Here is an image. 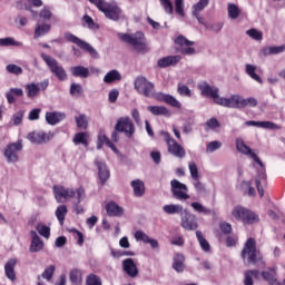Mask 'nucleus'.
<instances>
[{
  "label": "nucleus",
  "instance_id": "40",
  "mask_svg": "<svg viewBox=\"0 0 285 285\" xmlns=\"http://www.w3.org/2000/svg\"><path fill=\"white\" fill-rule=\"evenodd\" d=\"M247 208L242 207V206H236L234 207V209L232 210V215L233 217L237 220V222H243L244 223V218L245 215L247 213Z\"/></svg>",
  "mask_w": 285,
  "mask_h": 285
},
{
  "label": "nucleus",
  "instance_id": "44",
  "mask_svg": "<svg viewBox=\"0 0 285 285\" xmlns=\"http://www.w3.org/2000/svg\"><path fill=\"white\" fill-rule=\"evenodd\" d=\"M66 215H68V207L66 205H60L56 209V217L61 225L66 222Z\"/></svg>",
  "mask_w": 285,
  "mask_h": 285
},
{
  "label": "nucleus",
  "instance_id": "53",
  "mask_svg": "<svg viewBox=\"0 0 285 285\" xmlns=\"http://www.w3.org/2000/svg\"><path fill=\"white\" fill-rule=\"evenodd\" d=\"M75 119L79 128H82V130H86V128H88V118L86 117V115L81 114Z\"/></svg>",
  "mask_w": 285,
  "mask_h": 285
},
{
  "label": "nucleus",
  "instance_id": "16",
  "mask_svg": "<svg viewBox=\"0 0 285 285\" xmlns=\"http://www.w3.org/2000/svg\"><path fill=\"white\" fill-rule=\"evenodd\" d=\"M208 3H210V0H198V2L191 7V17H195L198 23L205 28H208V23H206V19L202 17V12L208 8Z\"/></svg>",
  "mask_w": 285,
  "mask_h": 285
},
{
  "label": "nucleus",
  "instance_id": "52",
  "mask_svg": "<svg viewBox=\"0 0 285 285\" xmlns=\"http://www.w3.org/2000/svg\"><path fill=\"white\" fill-rule=\"evenodd\" d=\"M38 17H40V19H43V21H50V19H52V11L50 10V8L43 7L38 13Z\"/></svg>",
  "mask_w": 285,
  "mask_h": 285
},
{
  "label": "nucleus",
  "instance_id": "11",
  "mask_svg": "<svg viewBox=\"0 0 285 285\" xmlns=\"http://www.w3.org/2000/svg\"><path fill=\"white\" fill-rule=\"evenodd\" d=\"M98 10L110 21H119V17H121V8L117 6V2L105 1Z\"/></svg>",
  "mask_w": 285,
  "mask_h": 285
},
{
  "label": "nucleus",
  "instance_id": "51",
  "mask_svg": "<svg viewBox=\"0 0 285 285\" xmlns=\"http://www.w3.org/2000/svg\"><path fill=\"white\" fill-rule=\"evenodd\" d=\"M188 168H189L191 179L198 180L199 179V169L197 168V164H195V161H190L188 164Z\"/></svg>",
  "mask_w": 285,
  "mask_h": 285
},
{
  "label": "nucleus",
  "instance_id": "20",
  "mask_svg": "<svg viewBox=\"0 0 285 285\" xmlns=\"http://www.w3.org/2000/svg\"><path fill=\"white\" fill-rule=\"evenodd\" d=\"M95 164L98 168L99 181L101 186H105L106 181L110 179V169H108V166L106 165V163L100 159H96Z\"/></svg>",
  "mask_w": 285,
  "mask_h": 285
},
{
  "label": "nucleus",
  "instance_id": "49",
  "mask_svg": "<svg viewBox=\"0 0 285 285\" xmlns=\"http://www.w3.org/2000/svg\"><path fill=\"white\" fill-rule=\"evenodd\" d=\"M246 35L255 41H262L264 39V33H262V31H258L257 29H249L246 31Z\"/></svg>",
  "mask_w": 285,
  "mask_h": 285
},
{
  "label": "nucleus",
  "instance_id": "42",
  "mask_svg": "<svg viewBox=\"0 0 285 285\" xmlns=\"http://www.w3.org/2000/svg\"><path fill=\"white\" fill-rule=\"evenodd\" d=\"M73 144L75 146H79L82 144L85 148H88V132H78L73 136Z\"/></svg>",
  "mask_w": 285,
  "mask_h": 285
},
{
  "label": "nucleus",
  "instance_id": "57",
  "mask_svg": "<svg viewBox=\"0 0 285 285\" xmlns=\"http://www.w3.org/2000/svg\"><path fill=\"white\" fill-rule=\"evenodd\" d=\"M176 14L179 17H186V11L184 10V0H175Z\"/></svg>",
  "mask_w": 285,
  "mask_h": 285
},
{
  "label": "nucleus",
  "instance_id": "45",
  "mask_svg": "<svg viewBox=\"0 0 285 285\" xmlns=\"http://www.w3.org/2000/svg\"><path fill=\"white\" fill-rule=\"evenodd\" d=\"M257 222H259V216L253 210L247 209L243 224H257Z\"/></svg>",
  "mask_w": 285,
  "mask_h": 285
},
{
  "label": "nucleus",
  "instance_id": "1",
  "mask_svg": "<svg viewBox=\"0 0 285 285\" xmlns=\"http://www.w3.org/2000/svg\"><path fill=\"white\" fill-rule=\"evenodd\" d=\"M53 195L55 199L58 204H63V202H70L72 199L73 208L77 215H83L86 209L81 206V202L86 199V189L83 187L75 188H66L61 185L53 186Z\"/></svg>",
  "mask_w": 285,
  "mask_h": 285
},
{
  "label": "nucleus",
  "instance_id": "4",
  "mask_svg": "<svg viewBox=\"0 0 285 285\" xmlns=\"http://www.w3.org/2000/svg\"><path fill=\"white\" fill-rule=\"evenodd\" d=\"M120 39L125 41V43H129V46H131L136 52H141L144 55L150 50L146 43V37L141 31L132 35L122 33L120 35Z\"/></svg>",
  "mask_w": 285,
  "mask_h": 285
},
{
  "label": "nucleus",
  "instance_id": "36",
  "mask_svg": "<svg viewBox=\"0 0 285 285\" xmlns=\"http://www.w3.org/2000/svg\"><path fill=\"white\" fill-rule=\"evenodd\" d=\"M13 46L14 48H21L23 42L14 40L12 37L0 38V48H10Z\"/></svg>",
  "mask_w": 285,
  "mask_h": 285
},
{
  "label": "nucleus",
  "instance_id": "18",
  "mask_svg": "<svg viewBox=\"0 0 285 285\" xmlns=\"http://www.w3.org/2000/svg\"><path fill=\"white\" fill-rule=\"evenodd\" d=\"M198 88L203 97H210L214 104H217L219 99V88L212 87L208 85V82H202L200 85H198Z\"/></svg>",
  "mask_w": 285,
  "mask_h": 285
},
{
  "label": "nucleus",
  "instance_id": "59",
  "mask_svg": "<svg viewBox=\"0 0 285 285\" xmlns=\"http://www.w3.org/2000/svg\"><path fill=\"white\" fill-rule=\"evenodd\" d=\"M191 208H194V210H196V213H204L205 215H208L210 213V209L204 207V205H202L198 202L191 203Z\"/></svg>",
  "mask_w": 285,
  "mask_h": 285
},
{
  "label": "nucleus",
  "instance_id": "47",
  "mask_svg": "<svg viewBox=\"0 0 285 285\" xmlns=\"http://www.w3.org/2000/svg\"><path fill=\"white\" fill-rule=\"evenodd\" d=\"M36 230L39 233V235L45 237V239L50 238V227H48L46 224L39 223L36 227Z\"/></svg>",
  "mask_w": 285,
  "mask_h": 285
},
{
  "label": "nucleus",
  "instance_id": "10",
  "mask_svg": "<svg viewBox=\"0 0 285 285\" xmlns=\"http://www.w3.org/2000/svg\"><path fill=\"white\" fill-rule=\"evenodd\" d=\"M163 137L168 146V153L178 159L186 157V149L181 147L175 139L170 138V134L163 131Z\"/></svg>",
  "mask_w": 285,
  "mask_h": 285
},
{
  "label": "nucleus",
  "instance_id": "33",
  "mask_svg": "<svg viewBox=\"0 0 285 285\" xmlns=\"http://www.w3.org/2000/svg\"><path fill=\"white\" fill-rule=\"evenodd\" d=\"M106 212L109 217H121L124 215V208L112 202L106 205Z\"/></svg>",
  "mask_w": 285,
  "mask_h": 285
},
{
  "label": "nucleus",
  "instance_id": "58",
  "mask_svg": "<svg viewBox=\"0 0 285 285\" xmlns=\"http://www.w3.org/2000/svg\"><path fill=\"white\" fill-rule=\"evenodd\" d=\"M159 1L166 14H173L174 12L173 2L170 0H159Z\"/></svg>",
  "mask_w": 285,
  "mask_h": 285
},
{
  "label": "nucleus",
  "instance_id": "61",
  "mask_svg": "<svg viewBox=\"0 0 285 285\" xmlns=\"http://www.w3.org/2000/svg\"><path fill=\"white\" fill-rule=\"evenodd\" d=\"M87 285H101V278L95 274H90L86 279Z\"/></svg>",
  "mask_w": 285,
  "mask_h": 285
},
{
  "label": "nucleus",
  "instance_id": "31",
  "mask_svg": "<svg viewBox=\"0 0 285 285\" xmlns=\"http://www.w3.org/2000/svg\"><path fill=\"white\" fill-rule=\"evenodd\" d=\"M72 77H79L80 79H88L90 77V69L83 66H75L70 68Z\"/></svg>",
  "mask_w": 285,
  "mask_h": 285
},
{
  "label": "nucleus",
  "instance_id": "29",
  "mask_svg": "<svg viewBox=\"0 0 285 285\" xmlns=\"http://www.w3.org/2000/svg\"><path fill=\"white\" fill-rule=\"evenodd\" d=\"M186 257L183 254H176L173 258V268L176 273H184L186 271Z\"/></svg>",
  "mask_w": 285,
  "mask_h": 285
},
{
  "label": "nucleus",
  "instance_id": "54",
  "mask_svg": "<svg viewBox=\"0 0 285 285\" xmlns=\"http://www.w3.org/2000/svg\"><path fill=\"white\" fill-rule=\"evenodd\" d=\"M246 106H250L252 108H255V106H257V99L244 98L240 96V108H246Z\"/></svg>",
  "mask_w": 285,
  "mask_h": 285
},
{
  "label": "nucleus",
  "instance_id": "55",
  "mask_svg": "<svg viewBox=\"0 0 285 285\" xmlns=\"http://www.w3.org/2000/svg\"><path fill=\"white\" fill-rule=\"evenodd\" d=\"M134 237L136 242H142L144 244H148V242L150 240V237L146 233H144V230H137L134 234Z\"/></svg>",
  "mask_w": 285,
  "mask_h": 285
},
{
  "label": "nucleus",
  "instance_id": "64",
  "mask_svg": "<svg viewBox=\"0 0 285 285\" xmlns=\"http://www.w3.org/2000/svg\"><path fill=\"white\" fill-rule=\"evenodd\" d=\"M194 187L195 190L202 195V193H206V185H204V183L199 181V178L197 180H194Z\"/></svg>",
  "mask_w": 285,
  "mask_h": 285
},
{
  "label": "nucleus",
  "instance_id": "35",
  "mask_svg": "<svg viewBox=\"0 0 285 285\" xmlns=\"http://www.w3.org/2000/svg\"><path fill=\"white\" fill-rule=\"evenodd\" d=\"M164 213H166V215H180L184 213V206L179 205V204H170V205H165L163 207Z\"/></svg>",
  "mask_w": 285,
  "mask_h": 285
},
{
  "label": "nucleus",
  "instance_id": "8",
  "mask_svg": "<svg viewBox=\"0 0 285 285\" xmlns=\"http://www.w3.org/2000/svg\"><path fill=\"white\" fill-rule=\"evenodd\" d=\"M170 190L174 199H177L178 202L190 199V195H188V186L177 179L170 181Z\"/></svg>",
  "mask_w": 285,
  "mask_h": 285
},
{
  "label": "nucleus",
  "instance_id": "3",
  "mask_svg": "<svg viewBox=\"0 0 285 285\" xmlns=\"http://www.w3.org/2000/svg\"><path fill=\"white\" fill-rule=\"evenodd\" d=\"M242 257L244 262L254 264V266H264V258L262 253L257 250V244L254 238H248L242 250Z\"/></svg>",
  "mask_w": 285,
  "mask_h": 285
},
{
  "label": "nucleus",
  "instance_id": "14",
  "mask_svg": "<svg viewBox=\"0 0 285 285\" xmlns=\"http://www.w3.org/2000/svg\"><path fill=\"white\" fill-rule=\"evenodd\" d=\"M180 226L185 230H197L199 228L197 216L188 212V209H184V213L180 214Z\"/></svg>",
  "mask_w": 285,
  "mask_h": 285
},
{
  "label": "nucleus",
  "instance_id": "22",
  "mask_svg": "<svg viewBox=\"0 0 285 285\" xmlns=\"http://www.w3.org/2000/svg\"><path fill=\"white\" fill-rule=\"evenodd\" d=\"M122 268L129 277H137L139 275V268L132 258H126L122 261Z\"/></svg>",
  "mask_w": 285,
  "mask_h": 285
},
{
  "label": "nucleus",
  "instance_id": "21",
  "mask_svg": "<svg viewBox=\"0 0 285 285\" xmlns=\"http://www.w3.org/2000/svg\"><path fill=\"white\" fill-rule=\"evenodd\" d=\"M245 126H254L255 128H265L266 130H282V126L273 121L247 120L245 121Z\"/></svg>",
  "mask_w": 285,
  "mask_h": 285
},
{
  "label": "nucleus",
  "instance_id": "38",
  "mask_svg": "<svg viewBox=\"0 0 285 285\" xmlns=\"http://www.w3.org/2000/svg\"><path fill=\"white\" fill-rule=\"evenodd\" d=\"M27 97L29 99H35V97H39V92H41V87L38 83L31 82L26 85Z\"/></svg>",
  "mask_w": 285,
  "mask_h": 285
},
{
  "label": "nucleus",
  "instance_id": "62",
  "mask_svg": "<svg viewBox=\"0 0 285 285\" xmlns=\"http://www.w3.org/2000/svg\"><path fill=\"white\" fill-rule=\"evenodd\" d=\"M222 148V142L214 140L207 145L206 153H215V150H219Z\"/></svg>",
  "mask_w": 285,
  "mask_h": 285
},
{
  "label": "nucleus",
  "instance_id": "56",
  "mask_svg": "<svg viewBox=\"0 0 285 285\" xmlns=\"http://www.w3.org/2000/svg\"><path fill=\"white\" fill-rule=\"evenodd\" d=\"M6 70L10 75H23V69L17 65H7Z\"/></svg>",
  "mask_w": 285,
  "mask_h": 285
},
{
  "label": "nucleus",
  "instance_id": "32",
  "mask_svg": "<svg viewBox=\"0 0 285 285\" xmlns=\"http://www.w3.org/2000/svg\"><path fill=\"white\" fill-rule=\"evenodd\" d=\"M130 186L134 190L135 197H144L146 195V185L141 179H136L130 183Z\"/></svg>",
  "mask_w": 285,
  "mask_h": 285
},
{
  "label": "nucleus",
  "instance_id": "5",
  "mask_svg": "<svg viewBox=\"0 0 285 285\" xmlns=\"http://www.w3.org/2000/svg\"><path fill=\"white\" fill-rule=\"evenodd\" d=\"M134 88L137 90L138 95H142V97L157 99V95H159V92L155 91V83L147 80L144 76H138L135 79Z\"/></svg>",
  "mask_w": 285,
  "mask_h": 285
},
{
  "label": "nucleus",
  "instance_id": "13",
  "mask_svg": "<svg viewBox=\"0 0 285 285\" xmlns=\"http://www.w3.org/2000/svg\"><path fill=\"white\" fill-rule=\"evenodd\" d=\"M43 6L42 0H18L16 8L18 10H27L31 13L32 19H37L39 17V12L35 11L32 8H41Z\"/></svg>",
  "mask_w": 285,
  "mask_h": 285
},
{
  "label": "nucleus",
  "instance_id": "19",
  "mask_svg": "<svg viewBox=\"0 0 285 285\" xmlns=\"http://www.w3.org/2000/svg\"><path fill=\"white\" fill-rule=\"evenodd\" d=\"M55 135H52V132L33 131L27 136V139H29L31 144H46Z\"/></svg>",
  "mask_w": 285,
  "mask_h": 285
},
{
  "label": "nucleus",
  "instance_id": "6",
  "mask_svg": "<svg viewBox=\"0 0 285 285\" xmlns=\"http://www.w3.org/2000/svg\"><path fill=\"white\" fill-rule=\"evenodd\" d=\"M41 59L45 61V63H47L50 72L55 75V77H57L59 81H66V79H68V73L66 72V69L63 68V66L59 65L57 59L46 53L41 55Z\"/></svg>",
  "mask_w": 285,
  "mask_h": 285
},
{
  "label": "nucleus",
  "instance_id": "7",
  "mask_svg": "<svg viewBox=\"0 0 285 285\" xmlns=\"http://www.w3.org/2000/svg\"><path fill=\"white\" fill-rule=\"evenodd\" d=\"M115 130H118V132H124L128 139H132V137H135V132H137L135 122H132L130 117L119 118L115 125Z\"/></svg>",
  "mask_w": 285,
  "mask_h": 285
},
{
  "label": "nucleus",
  "instance_id": "27",
  "mask_svg": "<svg viewBox=\"0 0 285 285\" xmlns=\"http://www.w3.org/2000/svg\"><path fill=\"white\" fill-rule=\"evenodd\" d=\"M262 277L269 285H282V283L277 281V271H275V268H268L267 271L262 272Z\"/></svg>",
  "mask_w": 285,
  "mask_h": 285
},
{
  "label": "nucleus",
  "instance_id": "2",
  "mask_svg": "<svg viewBox=\"0 0 285 285\" xmlns=\"http://www.w3.org/2000/svg\"><path fill=\"white\" fill-rule=\"evenodd\" d=\"M236 150L246 157H252V159L261 166L255 181L259 197H264V187H262V181H266V167H264V163H262V159L257 157V154L253 153V149H250L242 138L236 139Z\"/></svg>",
  "mask_w": 285,
  "mask_h": 285
},
{
  "label": "nucleus",
  "instance_id": "12",
  "mask_svg": "<svg viewBox=\"0 0 285 285\" xmlns=\"http://www.w3.org/2000/svg\"><path fill=\"white\" fill-rule=\"evenodd\" d=\"M23 150V142L18 140L17 142H11L4 148V157L9 164H17L19 161V153Z\"/></svg>",
  "mask_w": 285,
  "mask_h": 285
},
{
  "label": "nucleus",
  "instance_id": "48",
  "mask_svg": "<svg viewBox=\"0 0 285 285\" xmlns=\"http://www.w3.org/2000/svg\"><path fill=\"white\" fill-rule=\"evenodd\" d=\"M227 12L229 19H237L239 17V7H237L235 3H228L227 4Z\"/></svg>",
  "mask_w": 285,
  "mask_h": 285
},
{
  "label": "nucleus",
  "instance_id": "28",
  "mask_svg": "<svg viewBox=\"0 0 285 285\" xmlns=\"http://www.w3.org/2000/svg\"><path fill=\"white\" fill-rule=\"evenodd\" d=\"M282 52H285V45L269 46V47H264L261 50V56L262 57H271L272 55H282Z\"/></svg>",
  "mask_w": 285,
  "mask_h": 285
},
{
  "label": "nucleus",
  "instance_id": "26",
  "mask_svg": "<svg viewBox=\"0 0 285 285\" xmlns=\"http://www.w3.org/2000/svg\"><path fill=\"white\" fill-rule=\"evenodd\" d=\"M31 245H30V253H39V250H43V240L39 237L37 232L31 230Z\"/></svg>",
  "mask_w": 285,
  "mask_h": 285
},
{
  "label": "nucleus",
  "instance_id": "23",
  "mask_svg": "<svg viewBox=\"0 0 285 285\" xmlns=\"http://www.w3.org/2000/svg\"><path fill=\"white\" fill-rule=\"evenodd\" d=\"M18 262L19 261L17 258H10L4 264V275L8 279H10V282H14V279H17V273L14 272V268L17 267Z\"/></svg>",
  "mask_w": 285,
  "mask_h": 285
},
{
  "label": "nucleus",
  "instance_id": "60",
  "mask_svg": "<svg viewBox=\"0 0 285 285\" xmlns=\"http://www.w3.org/2000/svg\"><path fill=\"white\" fill-rule=\"evenodd\" d=\"M81 92H83V88L81 87L80 83H71L70 86V95L72 97H77V95H81Z\"/></svg>",
  "mask_w": 285,
  "mask_h": 285
},
{
  "label": "nucleus",
  "instance_id": "41",
  "mask_svg": "<svg viewBox=\"0 0 285 285\" xmlns=\"http://www.w3.org/2000/svg\"><path fill=\"white\" fill-rule=\"evenodd\" d=\"M196 237L198 239V244H199L202 250H204L205 253L210 252V244L208 243V240H206L202 230L196 232Z\"/></svg>",
  "mask_w": 285,
  "mask_h": 285
},
{
  "label": "nucleus",
  "instance_id": "17",
  "mask_svg": "<svg viewBox=\"0 0 285 285\" xmlns=\"http://www.w3.org/2000/svg\"><path fill=\"white\" fill-rule=\"evenodd\" d=\"M216 104L217 106H223V108H242V96L232 95L229 98L219 96Z\"/></svg>",
  "mask_w": 285,
  "mask_h": 285
},
{
  "label": "nucleus",
  "instance_id": "30",
  "mask_svg": "<svg viewBox=\"0 0 285 285\" xmlns=\"http://www.w3.org/2000/svg\"><path fill=\"white\" fill-rule=\"evenodd\" d=\"M66 119V115L63 112H47L46 114V121L49 124V126H57L60 121H63Z\"/></svg>",
  "mask_w": 285,
  "mask_h": 285
},
{
  "label": "nucleus",
  "instance_id": "25",
  "mask_svg": "<svg viewBox=\"0 0 285 285\" xmlns=\"http://www.w3.org/2000/svg\"><path fill=\"white\" fill-rule=\"evenodd\" d=\"M157 101H164L165 104H168L173 108H181V102L177 100L174 96H170L168 94L158 92L156 96Z\"/></svg>",
  "mask_w": 285,
  "mask_h": 285
},
{
  "label": "nucleus",
  "instance_id": "24",
  "mask_svg": "<svg viewBox=\"0 0 285 285\" xmlns=\"http://www.w3.org/2000/svg\"><path fill=\"white\" fill-rule=\"evenodd\" d=\"M181 61V56H167L158 59V68H169V66H177Z\"/></svg>",
  "mask_w": 285,
  "mask_h": 285
},
{
  "label": "nucleus",
  "instance_id": "37",
  "mask_svg": "<svg viewBox=\"0 0 285 285\" xmlns=\"http://www.w3.org/2000/svg\"><path fill=\"white\" fill-rule=\"evenodd\" d=\"M115 81H121V73L117 69L108 71L104 77L105 83H115Z\"/></svg>",
  "mask_w": 285,
  "mask_h": 285
},
{
  "label": "nucleus",
  "instance_id": "63",
  "mask_svg": "<svg viewBox=\"0 0 285 285\" xmlns=\"http://www.w3.org/2000/svg\"><path fill=\"white\" fill-rule=\"evenodd\" d=\"M178 94L181 95V97H190L191 92H190V88H188V86L186 85H178V89H177Z\"/></svg>",
  "mask_w": 285,
  "mask_h": 285
},
{
  "label": "nucleus",
  "instance_id": "46",
  "mask_svg": "<svg viewBox=\"0 0 285 285\" xmlns=\"http://www.w3.org/2000/svg\"><path fill=\"white\" fill-rule=\"evenodd\" d=\"M245 68H246V73L248 75V77L254 79V81L262 83V78L259 77V75L255 73V70H257V67H255L253 65H246Z\"/></svg>",
  "mask_w": 285,
  "mask_h": 285
},
{
  "label": "nucleus",
  "instance_id": "39",
  "mask_svg": "<svg viewBox=\"0 0 285 285\" xmlns=\"http://www.w3.org/2000/svg\"><path fill=\"white\" fill-rule=\"evenodd\" d=\"M147 110L155 116L163 115L164 117H170V111L164 106H148Z\"/></svg>",
  "mask_w": 285,
  "mask_h": 285
},
{
  "label": "nucleus",
  "instance_id": "34",
  "mask_svg": "<svg viewBox=\"0 0 285 285\" xmlns=\"http://www.w3.org/2000/svg\"><path fill=\"white\" fill-rule=\"evenodd\" d=\"M52 30V24L48 22L38 23L35 29V39H39V37H45V35H48Z\"/></svg>",
  "mask_w": 285,
  "mask_h": 285
},
{
  "label": "nucleus",
  "instance_id": "9",
  "mask_svg": "<svg viewBox=\"0 0 285 285\" xmlns=\"http://www.w3.org/2000/svg\"><path fill=\"white\" fill-rule=\"evenodd\" d=\"M65 39L67 41H70L71 43H76V46L81 48V50H85L86 52H88L90 57H92V59H99V52L97 51V49L91 47L90 43L79 39V37L72 35L71 32H66Z\"/></svg>",
  "mask_w": 285,
  "mask_h": 285
},
{
  "label": "nucleus",
  "instance_id": "15",
  "mask_svg": "<svg viewBox=\"0 0 285 285\" xmlns=\"http://www.w3.org/2000/svg\"><path fill=\"white\" fill-rule=\"evenodd\" d=\"M175 43H177V46L180 47L179 52L181 55H186L187 57H190L193 55H196L197 52V50L193 47L195 46V41H190L184 36H178L175 39Z\"/></svg>",
  "mask_w": 285,
  "mask_h": 285
},
{
  "label": "nucleus",
  "instance_id": "50",
  "mask_svg": "<svg viewBox=\"0 0 285 285\" xmlns=\"http://www.w3.org/2000/svg\"><path fill=\"white\" fill-rule=\"evenodd\" d=\"M69 277H70V282L72 284L79 285L82 282L81 271H79V269L71 271Z\"/></svg>",
  "mask_w": 285,
  "mask_h": 285
},
{
  "label": "nucleus",
  "instance_id": "43",
  "mask_svg": "<svg viewBox=\"0 0 285 285\" xmlns=\"http://www.w3.org/2000/svg\"><path fill=\"white\" fill-rule=\"evenodd\" d=\"M253 277L255 279L259 278V271L257 269H250L245 272V279H244V285H253Z\"/></svg>",
  "mask_w": 285,
  "mask_h": 285
}]
</instances>
